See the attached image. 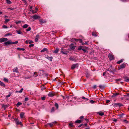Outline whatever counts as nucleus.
I'll return each instance as SVG.
<instances>
[{"mask_svg":"<svg viewBox=\"0 0 129 129\" xmlns=\"http://www.w3.org/2000/svg\"><path fill=\"white\" fill-rule=\"evenodd\" d=\"M14 121L15 122L16 124L17 125L20 124L21 125V126H23V125L21 122H19V120L18 118H15L14 119Z\"/></svg>","mask_w":129,"mask_h":129,"instance_id":"f257e3e1","label":"nucleus"},{"mask_svg":"<svg viewBox=\"0 0 129 129\" xmlns=\"http://www.w3.org/2000/svg\"><path fill=\"white\" fill-rule=\"evenodd\" d=\"M56 95V93L55 92L52 91L50 92L48 94V96L50 97H52Z\"/></svg>","mask_w":129,"mask_h":129,"instance_id":"f03ea898","label":"nucleus"},{"mask_svg":"<svg viewBox=\"0 0 129 129\" xmlns=\"http://www.w3.org/2000/svg\"><path fill=\"white\" fill-rule=\"evenodd\" d=\"M108 57L110 59V60H114V57L112 54L109 53L108 54Z\"/></svg>","mask_w":129,"mask_h":129,"instance_id":"7ed1b4c3","label":"nucleus"},{"mask_svg":"<svg viewBox=\"0 0 129 129\" xmlns=\"http://www.w3.org/2000/svg\"><path fill=\"white\" fill-rule=\"evenodd\" d=\"M68 127L72 129L74 127V125L72 122H71L68 124Z\"/></svg>","mask_w":129,"mask_h":129,"instance_id":"20e7f679","label":"nucleus"},{"mask_svg":"<svg viewBox=\"0 0 129 129\" xmlns=\"http://www.w3.org/2000/svg\"><path fill=\"white\" fill-rule=\"evenodd\" d=\"M8 39L7 38H2L0 39V43H2L3 42H6L8 41Z\"/></svg>","mask_w":129,"mask_h":129,"instance_id":"39448f33","label":"nucleus"},{"mask_svg":"<svg viewBox=\"0 0 129 129\" xmlns=\"http://www.w3.org/2000/svg\"><path fill=\"white\" fill-rule=\"evenodd\" d=\"M123 106V104H122L121 103H115L114 105V107H116L117 106H119V107H120L121 106Z\"/></svg>","mask_w":129,"mask_h":129,"instance_id":"423d86ee","label":"nucleus"},{"mask_svg":"<svg viewBox=\"0 0 129 129\" xmlns=\"http://www.w3.org/2000/svg\"><path fill=\"white\" fill-rule=\"evenodd\" d=\"M78 67V64H75L72 65L71 67V69H74L75 68Z\"/></svg>","mask_w":129,"mask_h":129,"instance_id":"0eeeda50","label":"nucleus"},{"mask_svg":"<svg viewBox=\"0 0 129 129\" xmlns=\"http://www.w3.org/2000/svg\"><path fill=\"white\" fill-rule=\"evenodd\" d=\"M32 17L34 19H39L41 18L40 16H39L37 15H34Z\"/></svg>","mask_w":129,"mask_h":129,"instance_id":"6e6552de","label":"nucleus"},{"mask_svg":"<svg viewBox=\"0 0 129 129\" xmlns=\"http://www.w3.org/2000/svg\"><path fill=\"white\" fill-rule=\"evenodd\" d=\"M39 21L42 24L46 23V20H44L42 19H40L39 20Z\"/></svg>","mask_w":129,"mask_h":129,"instance_id":"1a4fd4ad","label":"nucleus"},{"mask_svg":"<svg viewBox=\"0 0 129 129\" xmlns=\"http://www.w3.org/2000/svg\"><path fill=\"white\" fill-rule=\"evenodd\" d=\"M125 64L124 63H123L120 66V69L124 68H125Z\"/></svg>","mask_w":129,"mask_h":129,"instance_id":"9d476101","label":"nucleus"},{"mask_svg":"<svg viewBox=\"0 0 129 129\" xmlns=\"http://www.w3.org/2000/svg\"><path fill=\"white\" fill-rule=\"evenodd\" d=\"M4 44L6 46H7V45H10L12 44V42H11L9 41L5 42L4 43Z\"/></svg>","mask_w":129,"mask_h":129,"instance_id":"9b49d317","label":"nucleus"},{"mask_svg":"<svg viewBox=\"0 0 129 129\" xmlns=\"http://www.w3.org/2000/svg\"><path fill=\"white\" fill-rule=\"evenodd\" d=\"M73 40H74L75 41H76L77 42H78V41H79V43H82V40L81 39H74Z\"/></svg>","mask_w":129,"mask_h":129,"instance_id":"f8f14e48","label":"nucleus"},{"mask_svg":"<svg viewBox=\"0 0 129 129\" xmlns=\"http://www.w3.org/2000/svg\"><path fill=\"white\" fill-rule=\"evenodd\" d=\"M13 72H16V73H18V68L17 67L14 68L13 70Z\"/></svg>","mask_w":129,"mask_h":129,"instance_id":"ddd939ff","label":"nucleus"},{"mask_svg":"<svg viewBox=\"0 0 129 129\" xmlns=\"http://www.w3.org/2000/svg\"><path fill=\"white\" fill-rule=\"evenodd\" d=\"M24 113L23 112H21L20 113V118H23L24 117Z\"/></svg>","mask_w":129,"mask_h":129,"instance_id":"4468645a","label":"nucleus"},{"mask_svg":"<svg viewBox=\"0 0 129 129\" xmlns=\"http://www.w3.org/2000/svg\"><path fill=\"white\" fill-rule=\"evenodd\" d=\"M45 58L51 61H52V59L53 58V57L52 56L50 57L48 56H46Z\"/></svg>","mask_w":129,"mask_h":129,"instance_id":"2eb2a0df","label":"nucleus"},{"mask_svg":"<svg viewBox=\"0 0 129 129\" xmlns=\"http://www.w3.org/2000/svg\"><path fill=\"white\" fill-rule=\"evenodd\" d=\"M119 94V93H114L113 95L112 96V97H115L117 96Z\"/></svg>","mask_w":129,"mask_h":129,"instance_id":"dca6fc26","label":"nucleus"},{"mask_svg":"<svg viewBox=\"0 0 129 129\" xmlns=\"http://www.w3.org/2000/svg\"><path fill=\"white\" fill-rule=\"evenodd\" d=\"M16 33H17L18 34H21L22 35V33L21 32V31L20 30H16Z\"/></svg>","mask_w":129,"mask_h":129,"instance_id":"f3484780","label":"nucleus"},{"mask_svg":"<svg viewBox=\"0 0 129 129\" xmlns=\"http://www.w3.org/2000/svg\"><path fill=\"white\" fill-rule=\"evenodd\" d=\"M0 85L3 87H5L6 86V85L1 81H0Z\"/></svg>","mask_w":129,"mask_h":129,"instance_id":"a211bd4d","label":"nucleus"},{"mask_svg":"<svg viewBox=\"0 0 129 129\" xmlns=\"http://www.w3.org/2000/svg\"><path fill=\"white\" fill-rule=\"evenodd\" d=\"M17 49L18 50H22V51H24L25 50V49L24 48H17Z\"/></svg>","mask_w":129,"mask_h":129,"instance_id":"6ab92c4d","label":"nucleus"},{"mask_svg":"<svg viewBox=\"0 0 129 129\" xmlns=\"http://www.w3.org/2000/svg\"><path fill=\"white\" fill-rule=\"evenodd\" d=\"M29 25L27 24H26L24 25L22 27L23 28H25L28 27Z\"/></svg>","mask_w":129,"mask_h":129,"instance_id":"aec40b11","label":"nucleus"},{"mask_svg":"<svg viewBox=\"0 0 129 129\" xmlns=\"http://www.w3.org/2000/svg\"><path fill=\"white\" fill-rule=\"evenodd\" d=\"M82 120H78L75 121V122L76 123H80L82 121Z\"/></svg>","mask_w":129,"mask_h":129,"instance_id":"412c9836","label":"nucleus"},{"mask_svg":"<svg viewBox=\"0 0 129 129\" xmlns=\"http://www.w3.org/2000/svg\"><path fill=\"white\" fill-rule=\"evenodd\" d=\"M123 59H121L120 60L118 61L117 62V63L118 64H119L122 62L123 61Z\"/></svg>","mask_w":129,"mask_h":129,"instance_id":"4be33fe9","label":"nucleus"},{"mask_svg":"<svg viewBox=\"0 0 129 129\" xmlns=\"http://www.w3.org/2000/svg\"><path fill=\"white\" fill-rule=\"evenodd\" d=\"M98 114L100 116H102L104 114V112H99L98 113Z\"/></svg>","mask_w":129,"mask_h":129,"instance_id":"5701e85b","label":"nucleus"},{"mask_svg":"<svg viewBox=\"0 0 129 129\" xmlns=\"http://www.w3.org/2000/svg\"><path fill=\"white\" fill-rule=\"evenodd\" d=\"M92 35L95 37H96L97 36L96 33V32H92Z\"/></svg>","mask_w":129,"mask_h":129,"instance_id":"b1692460","label":"nucleus"},{"mask_svg":"<svg viewBox=\"0 0 129 129\" xmlns=\"http://www.w3.org/2000/svg\"><path fill=\"white\" fill-rule=\"evenodd\" d=\"M59 49L58 48H56L54 52V53H58Z\"/></svg>","mask_w":129,"mask_h":129,"instance_id":"393cba45","label":"nucleus"},{"mask_svg":"<svg viewBox=\"0 0 129 129\" xmlns=\"http://www.w3.org/2000/svg\"><path fill=\"white\" fill-rule=\"evenodd\" d=\"M22 103L20 102H18L16 104V106L17 107H19L20 105H21Z\"/></svg>","mask_w":129,"mask_h":129,"instance_id":"a878e982","label":"nucleus"},{"mask_svg":"<svg viewBox=\"0 0 129 129\" xmlns=\"http://www.w3.org/2000/svg\"><path fill=\"white\" fill-rule=\"evenodd\" d=\"M124 78L125 79V80L124 81L127 82H129V79H126L127 78V77H124Z\"/></svg>","mask_w":129,"mask_h":129,"instance_id":"bb28decb","label":"nucleus"},{"mask_svg":"<svg viewBox=\"0 0 129 129\" xmlns=\"http://www.w3.org/2000/svg\"><path fill=\"white\" fill-rule=\"evenodd\" d=\"M6 3L8 4H11L12 2L10 0H6Z\"/></svg>","mask_w":129,"mask_h":129,"instance_id":"cd10ccee","label":"nucleus"},{"mask_svg":"<svg viewBox=\"0 0 129 129\" xmlns=\"http://www.w3.org/2000/svg\"><path fill=\"white\" fill-rule=\"evenodd\" d=\"M83 46H80L78 48V50H81L82 49Z\"/></svg>","mask_w":129,"mask_h":129,"instance_id":"c85d7f7f","label":"nucleus"},{"mask_svg":"<svg viewBox=\"0 0 129 129\" xmlns=\"http://www.w3.org/2000/svg\"><path fill=\"white\" fill-rule=\"evenodd\" d=\"M48 50V49L46 48H44L41 51V52H44L46 51H47Z\"/></svg>","mask_w":129,"mask_h":129,"instance_id":"c756f323","label":"nucleus"},{"mask_svg":"<svg viewBox=\"0 0 129 129\" xmlns=\"http://www.w3.org/2000/svg\"><path fill=\"white\" fill-rule=\"evenodd\" d=\"M11 95V93L9 92V94L8 95H6V97L7 98H8L10 97Z\"/></svg>","mask_w":129,"mask_h":129,"instance_id":"7c9ffc66","label":"nucleus"},{"mask_svg":"<svg viewBox=\"0 0 129 129\" xmlns=\"http://www.w3.org/2000/svg\"><path fill=\"white\" fill-rule=\"evenodd\" d=\"M73 45V44H71V46H70V47L71 49H75V48L74 46H72V45Z\"/></svg>","mask_w":129,"mask_h":129,"instance_id":"2f4dec72","label":"nucleus"},{"mask_svg":"<svg viewBox=\"0 0 129 129\" xmlns=\"http://www.w3.org/2000/svg\"><path fill=\"white\" fill-rule=\"evenodd\" d=\"M55 106L56 107L57 109H58V105L57 103H55Z\"/></svg>","mask_w":129,"mask_h":129,"instance_id":"473e14b6","label":"nucleus"},{"mask_svg":"<svg viewBox=\"0 0 129 129\" xmlns=\"http://www.w3.org/2000/svg\"><path fill=\"white\" fill-rule=\"evenodd\" d=\"M82 50L84 52V53H85L86 52H88L87 51V50L86 49L84 48H83L82 49Z\"/></svg>","mask_w":129,"mask_h":129,"instance_id":"72a5a7b5","label":"nucleus"},{"mask_svg":"<svg viewBox=\"0 0 129 129\" xmlns=\"http://www.w3.org/2000/svg\"><path fill=\"white\" fill-rule=\"evenodd\" d=\"M10 21L9 19H6L5 20V21L4 22L5 23H6L8 22H9Z\"/></svg>","mask_w":129,"mask_h":129,"instance_id":"f704fd0d","label":"nucleus"},{"mask_svg":"<svg viewBox=\"0 0 129 129\" xmlns=\"http://www.w3.org/2000/svg\"><path fill=\"white\" fill-rule=\"evenodd\" d=\"M49 125L51 127H52L53 125V123H49Z\"/></svg>","mask_w":129,"mask_h":129,"instance_id":"c9c22d12","label":"nucleus"},{"mask_svg":"<svg viewBox=\"0 0 129 129\" xmlns=\"http://www.w3.org/2000/svg\"><path fill=\"white\" fill-rule=\"evenodd\" d=\"M34 76L35 77H36L37 76H38V75L37 74V73L36 72H35L34 73Z\"/></svg>","mask_w":129,"mask_h":129,"instance_id":"e433bc0d","label":"nucleus"},{"mask_svg":"<svg viewBox=\"0 0 129 129\" xmlns=\"http://www.w3.org/2000/svg\"><path fill=\"white\" fill-rule=\"evenodd\" d=\"M4 81L6 82H8V79L6 78H4Z\"/></svg>","mask_w":129,"mask_h":129,"instance_id":"4c0bfd02","label":"nucleus"},{"mask_svg":"<svg viewBox=\"0 0 129 129\" xmlns=\"http://www.w3.org/2000/svg\"><path fill=\"white\" fill-rule=\"evenodd\" d=\"M31 30V27H29L28 28L26 29V31H30Z\"/></svg>","mask_w":129,"mask_h":129,"instance_id":"58836bf2","label":"nucleus"},{"mask_svg":"<svg viewBox=\"0 0 129 129\" xmlns=\"http://www.w3.org/2000/svg\"><path fill=\"white\" fill-rule=\"evenodd\" d=\"M2 107L4 108V109L5 110L6 108L8 106L7 105H3Z\"/></svg>","mask_w":129,"mask_h":129,"instance_id":"ea45409f","label":"nucleus"},{"mask_svg":"<svg viewBox=\"0 0 129 129\" xmlns=\"http://www.w3.org/2000/svg\"><path fill=\"white\" fill-rule=\"evenodd\" d=\"M54 107H52L51 110V112H53L54 111Z\"/></svg>","mask_w":129,"mask_h":129,"instance_id":"a19ab883","label":"nucleus"},{"mask_svg":"<svg viewBox=\"0 0 129 129\" xmlns=\"http://www.w3.org/2000/svg\"><path fill=\"white\" fill-rule=\"evenodd\" d=\"M21 22V21H16L15 22V23L16 24H17L18 23H20Z\"/></svg>","mask_w":129,"mask_h":129,"instance_id":"79ce46f5","label":"nucleus"},{"mask_svg":"<svg viewBox=\"0 0 129 129\" xmlns=\"http://www.w3.org/2000/svg\"><path fill=\"white\" fill-rule=\"evenodd\" d=\"M18 43V42L17 41H16L15 42H12V44H17Z\"/></svg>","mask_w":129,"mask_h":129,"instance_id":"37998d69","label":"nucleus"},{"mask_svg":"<svg viewBox=\"0 0 129 129\" xmlns=\"http://www.w3.org/2000/svg\"><path fill=\"white\" fill-rule=\"evenodd\" d=\"M34 46V44H32L29 45V47H33Z\"/></svg>","mask_w":129,"mask_h":129,"instance_id":"c03bdc74","label":"nucleus"},{"mask_svg":"<svg viewBox=\"0 0 129 129\" xmlns=\"http://www.w3.org/2000/svg\"><path fill=\"white\" fill-rule=\"evenodd\" d=\"M12 34H10V33H8L7 34H6L5 36H9V35H11Z\"/></svg>","mask_w":129,"mask_h":129,"instance_id":"a18cd8bd","label":"nucleus"},{"mask_svg":"<svg viewBox=\"0 0 129 129\" xmlns=\"http://www.w3.org/2000/svg\"><path fill=\"white\" fill-rule=\"evenodd\" d=\"M31 76H30V77L28 76V77H24V78L25 79H28L31 78Z\"/></svg>","mask_w":129,"mask_h":129,"instance_id":"49530a36","label":"nucleus"},{"mask_svg":"<svg viewBox=\"0 0 129 129\" xmlns=\"http://www.w3.org/2000/svg\"><path fill=\"white\" fill-rule=\"evenodd\" d=\"M103 87V86L102 85H100L99 86V87L101 89H102L104 87Z\"/></svg>","mask_w":129,"mask_h":129,"instance_id":"de8ad7c7","label":"nucleus"},{"mask_svg":"<svg viewBox=\"0 0 129 129\" xmlns=\"http://www.w3.org/2000/svg\"><path fill=\"white\" fill-rule=\"evenodd\" d=\"M23 89L22 88L21 89V90L18 91V92L20 93H21L22 92V91H23Z\"/></svg>","mask_w":129,"mask_h":129,"instance_id":"09e8293b","label":"nucleus"},{"mask_svg":"<svg viewBox=\"0 0 129 129\" xmlns=\"http://www.w3.org/2000/svg\"><path fill=\"white\" fill-rule=\"evenodd\" d=\"M2 27L3 28H7V26L5 25H3Z\"/></svg>","mask_w":129,"mask_h":129,"instance_id":"8fccbe9b","label":"nucleus"},{"mask_svg":"<svg viewBox=\"0 0 129 129\" xmlns=\"http://www.w3.org/2000/svg\"><path fill=\"white\" fill-rule=\"evenodd\" d=\"M46 98L45 96H43L41 98V99L43 100H44Z\"/></svg>","mask_w":129,"mask_h":129,"instance_id":"3c124183","label":"nucleus"},{"mask_svg":"<svg viewBox=\"0 0 129 129\" xmlns=\"http://www.w3.org/2000/svg\"><path fill=\"white\" fill-rule=\"evenodd\" d=\"M89 76H90L88 74H86V78H89Z\"/></svg>","mask_w":129,"mask_h":129,"instance_id":"603ef678","label":"nucleus"},{"mask_svg":"<svg viewBox=\"0 0 129 129\" xmlns=\"http://www.w3.org/2000/svg\"><path fill=\"white\" fill-rule=\"evenodd\" d=\"M46 88L45 87H42L41 88V90H44Z\"/></svg>","mask_w":129,"mask_h":129,"instance_id":"864d4df0","label":"nucleus"},{"mask_svg":"<svg viewBox=\"0 0 129 129\" xmlns=\"http://www.w3.org/2000/svg\"><path fill=\"white\" fill-rule=\"evenodd\" d=\"M90 102L92 103H93L94 102V101L92 100H90Z\"/></svg>","mask_w":129,"mask_h":129,"instance_id":"5fc2aeb1","label":"nucleus"},{"mask_svg":"<svg viewBox=\"0 0 129 129\" xmlns=\"http://www.w3.org/2000/svg\"><path fill=\"white\" fill-rule=\"evenodd\" d=\"M31 12L32 13L34 14V13H36L37 12V11H34V10H32L31 11Z\"/></svg>","mask_w":129,"mask_h":129,"instance_id":"6e6d98bb","label":"nucleus"},{"mask_svg":"<svg viewBox=\"0 0 129 129\" xmlns=\"http://www.w3.org/2000/svg\"><path fill=\"white\" fill-rule=\"evenodd\" d=\"M61 52H62L64 54H67V52H64L63 51H61Z\"/></svg>","mask_w":129,"mask_h":129,"instance_id":"4d7b16f0","label":"nucleus"},{"mask_svg":"<svg viewBox=\"0 0 129 129\" xmlns=\"http://www.w3.org/2000/svg\"><path fill=\"white\" fill-rule=\"evenodd\" d=\"M87 43L86 42H85V43H84V42L83 43H82V45H84V44L87 45Z\"/></svg>","mask_w":129,"mask_h":129,"instance_id":"13d9d810","label":"nucleus"},{"mask_svg":"<svg viewBox=\"0 0 129 129\" xmlns=\"http://www.w3.org/2000/svg\"><path fill=\"white\" fill-rule=\"evenodd\" d=\"M82 98L83 99H86L87 100H88V99L86 98L84 96H82Z\"/></svg>","mask_w":129,"mask_h":129,"instance_id":"bf43d9fd","label":"nucleus"},{"mask_svg":"<svg viewBox=\"0 0 129 129\" xmlns=\"http://www.w3.org/2000/svg\"><path fill=\"white\" fill-rule=\"evenodd\" d=\"M96 85H94L93 87V88L94 89L96 88Z\"/></svg>","mask_w":129,"mask_h":129,"instance_id":"052dcab7","label":"nucleus"},{"mask_svg":"<svg viewBox=\"0 0 129 129\" xmlns=\"http://www.w3.org/2000/svg\"><path fill=\"white\" fill-rule=\"evenodd\" d=\"M28 100V98H26L25 99V101H27Z\"/></svg>","mask_w":129,"mask_h":129,"instance_id":"680f3d73","label":"nucleus"},{"mask_svg":"<svg viewBox=\"0 0 129 129\" xmlns=\"http://www.w3.org/2000/svg\"><path fill=\"white\" fill-rule=\"evenodd\" d=\"M39 38V34H37V35L36 38H37V39H38Z\"/></svg>","mask_w":129,"mask_h":129,"instance_id":"e2e57ef3","label":"nucleus"},{"mask_svg":"<svg viewBox=\"0 0 129 129\" xmlns=\"http://www.w3.org/2000/svg\"><path fill=\"white\" fill-rule=\"evenodd\" d=\"M35 42H37L38 41V39H37V38H35Z\"/></svg>","mask_w":129,"mask_h":129,"instance_id":"0e129e2a","label":"nucleus"},{"mask_svg":"<svg viewBox=\"0 0 129 129\" xmlns=\"http://www.w3.org/2000/svg\"><path fill=\"white\" fill-rule=\"evenodd\" d=\"M121 80V79H116V81H120Z\"/></svg>","mask_w":129,"mask_h":129,"instance_id":"69168bd1","label":"nucleus"},{"mask_svg":"<svg viewBox=\"0 0 129 129\" xmlns=\"http://www.w3.org/2000/svg\"><path fill=\"white\" fill-rule=\"evenodd\" d=\"M110 102V101L109 100H107L106 101V102L107 103H109Z\"/></svg>","mask_w":129,"mask_h":129,"instance_id":"338daca9","label":"nucleus"},{"mask_svg":"<svg viewBox=\"0 0 129 129\" xmlns=\"http://www.w3.org/2000/svg\"><path fill=\"white\" fill-rule=\"evenodd\" d=\"M26 0H24V1H23V2H24L25 4H27V2H26Z\"/></svg>","mask_w":129,"mask_h":129,"instance_id":"774afa93","label":"nucleus"}]
</instances>
